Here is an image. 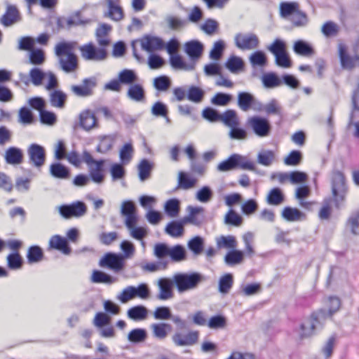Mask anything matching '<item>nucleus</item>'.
<instances>
[{
  "mask_svg": "<svg viewBox=\"0 0 359 359\" xmlns=\"http://www.w3.org/2000/svg\"><path fill=\"white\" fill-rule=\"evenodd\" d=\"M147 309L142 305H137L130 308L127 311L128 317L135 321H140L147 318Z\"/></svg>",
  "mask_w": 359,
  "mask_h": 359,
  "instance_id": "7c9ffc66",
  "label": "nucleus"
},
{
  "mask_svg": "<svg viewBox=\"0 0 359 359\" xmlns=\"http://www.w3.org/2000/svg\"><path fill=\"white\" fill-rule=\"evenodd\" d=\"M28 163L36 168H41L46 162L45 148L36 143L31 144L27 150Z\"/></svg>",
  "mask_w": 359,
  "mask_h": 359,
  "instance_id": "9d476101",
  "label": "nucleus"
},
{
  "mask_svg": "<svg viewBox=\"0 0 359 359\" xmlns=\"http://www.w3.org/2000/svg\"><path fill=\"white\" fill-rule=\"evenodd\" d=\"M48 244L50 248L57 250L65 255H69L72 251L67 240L60 235L53 236Z\"/></svg>",
  "mask_w": 359,
  "mask_h": 359,
  "instance_id": "393cba45",
  "label": "nucleus"
},
{
  "mask_svg": "<svg viewBox=\"0 0 359 359\" xmlns=\"http://www.w3.org/2000/svg\"><path fill=\"white\" fill-rule=\"evenodd\" d=\"M154 334L158 339H164L171 330V325L167 323H156L151 325Z\"/></svg>",
  "mask_w": 359,
  "mask_h": 359,
  "instance_id": "864d4df0",
  "label": "nucleus"
},
{
  "mask_svg": "<svg viewBox=\"0 0 359 359\" xmlns=\"http://www.w3.org/2000/svg\"><path fill=\"white\" fill-rule=\"evenodd\" d=\"M50 175L55 179L67 180L71 176L70 169L60 162L53 163L49 168Z\"/></svg>",
  "mask_w": 359,
  "mask_h": 359,
  "instance_id": "5701e85b",
  "label": "nucleus"
},
{
  "mask_svg": "<svg viewBox=\"0 0 359 359\" xmlns=\"http://www.w3.org/2000/svg\"><path fill=\"white\" fill-rule=\"evenodd\" d=\"M81 57L86 61L101 62L107 57L104 48H97L90 42L79 47Z\"/></svg>",
  "mask_w": 359,
  "mask_h": 359,
  "instance_id": "39448f33",
  "label": "nucleus"
},
{
  "mask_svg": "<svg viewBox=\"0 0 359 359\" xmlns=\"http://www.w3.org/2000/svg\"><path fill=\"white\" fill-rule=\"evenodd\" d=\"M99 144L96 147V151L100 154H106L110 151L114 144L115 137L114 135L100 136Z\"/></svg>",
  "mask_w": 359,
  "mask_h": 359,
  "instance_id": "2f4dec72",
  "label": "nucleus"
},
{
  "mask_svg": "<svg viewBox=\"0 0 359 359\" xmlns=\"http://www.w3.org/2000/svg\"><path fill=\"white\" fill-rule=\"evenodd\" d=\"M149 294L150 290L147 284L141 283L137 287H126L118 296V299L122 303H126L135 297L147 299L149 298Z\"/></svg>",
  "mask_w": 359,
  "mask_h": 359,
  "instance_id": "0eeeda50",
  "label": "nucleus"
},
{
  "mask_svg": "<svg viewBox=\"0 0 359 359\" xmlns=\"http://www.w3.org/2000/svg\"><path fill=\"white\" fill-rule=\"evenodd\" d=\"M174 284L180 291V273L174 276V282L168 278H160L158 283L159 293L157 294L156 298L160 300H167L172 297Z\"/></svg>",
  "mask_w": 359,
  "mask_h": 359,
  "instance_id": "9b49d317",
  "label": "nucleus"
},
{
  "mask_svg": "<svg viewBox=\"0 0 359 359\" xmlns=\"http://www.w3.org/2000/svg\"><path fill=\"white\" fill-rule=\"evenodd\" d=\"M326 322L324 311L313 312L309 318L300 325V338H306L316 334L323 328Z\"/></svg>",
  "mask_w": 359,
  "mask_h": 359,
  "instance_id": "7ed1b4c3",
  "label": "nucleus"
},
{
  "mask_svg": "<svg viewBox=\"0 0 359 359\" xmlns=\"http://www.w3.org/2000/svg\"><path fill=\"white\" fill-rule=\"evenodd\" d=\"M233 277L231 273H225L220 277L218 283V290L222 294H227L233 286Z\"/></svg>",
  "mask_w": 359,
  "mask_h": 359,
  "instance_id": "c03bdc74",
  "label": "nucleus"
},
{
  "mask_svg": "<svg viewBox=\"0 0 359 359\" xmlns=\"http://www.w3.org/2000/svg\"><path fill=\"white\" fill-rule=\"evenodd\" d=\"M217 246L218 248L235 249L237 247V241L235 236H221L217 238Z\"/></svg>",
  "mask_w": 359,
  "mask_h": 359,
  "instance_id": "de8ad7c7",
  "label": "nucleus"
},
{
  "mask_svg": "<svg viewBox=\"0 0 359 359\" xmlns=\"http://www.w3.org/2000/svg\"><path fill=\"white\" fill-rule=\"evenodd\" d=\"M67 98V95L60 90H55L50 94V104L55 107L63 108Z\"/></svg>",
  "mask_w": 359,
  "mask_h": 359,
  "instance_id": "79ce46f5",
  "label": "nucleus"
},
{
  "mask_svg": "<svg viewBox=\"0 0 359 359\" xmlns=\"http://www.w3.org/2000/svg\"><path fill=\"white\" fill-rule=\"evenodd\" d=\"M187 211L189 212V215L183 219H181V235L183 233V225L184 224L190 223L196 226H199L203 221V208L189 205L187 208Z\"/></svg>",
  "mask_w": 359,
  "mask_h": 359,
  "instance_id": "dca6fc26",
  "label": "nucleus"
},
{
  "mask_svg": "<svg viewBox=\"0 0 359 359\" xmlns=\"http://www.w3.org/2000/svg\"><path fill=\"white\" fill-rule=\"evenodd\" d=\"M99 266L118 273L125 266L124 256L121 253L107 252L100 259Z\"/></svg>",
  "mask_w": 359,
  "mask_h": 359,
  "instance_id": "6e6552de",
  "label": "nucleus"
},
{
  "mask_svg": "<svg viewBox=\"0 0 359 359\" xmlns=\"http://www.w3.org/2000/svg\"><path fill=\"white\" fill-rule=\"evenodd\" d=\"M244 252L241 250L233 249L229 251L225 257L224 262L229 266H233L242 262Z\"/></svg>",
  "mask_w": 359,
  "mask_h": 359,
  "instance_id": "37998d69",
  "label": "nucleus"
},
{
  "mask_svg": "<svg viewBox=\"0 0 359 359\" xmlns=\"http://www.w3.org/2000/svg\"><path fill=\"white\" fill-rule=\"evenodd\" d=\"M197 179L189 174L181 171V189L189 190L196 187Z\"/></svg>",
  "mask_w": 359,
  "mask_h": 359,
  "instance_id": "e2e57ef3",
  "label": "nucleus"
},
{
  "mask_svg": "<svg viewBox=\"0 0 359 359\" xmlns=\"http://www.w3.org/2000/svg\"><path fill=\"white\" fill-rule=\"evenodd\" d=\"M180 46L177 39H172L166 44L165 47L168 53L170 56V64L175 67L180 69V54L177 53V49Z\"/></svg>",
  "mask_w": 359,
  "mask_h": 359,
  "instance_id": "a878e982",
  "label": "nucleus"
},
{
  "mask_svg": "<svg viewBox=\"0 0 359 359\" xmlns=\"http://www.w3.org/2000/svg\"><path fill=\"white\" fill-rule=\"evenodd\" d=\"M275 160V154L271 150H262L257 154L258 163L264 166H270Z\"/></svg>",
  "mask_w": 359,
  "mask_h": 359,
  "instance_id": "8fccbe9b",
  "label": "nucleus"
},
{
  "mask_svg": "<svg viewBox=\"0 0 359 359\" xmlns=\"http://www.w3.org/2000/svg\"><path fill=\"white\" fill-rule=\"evenodd\" d=\"M331 189L335 207L339 209L343 205L348 192L345 176L342 172L334 170L332 172Z\"/></svg>",
  "mask_w": 359,
  "mask_h": 359,
  "instance_id": "f03ea898",
  "label": "nucleus"
},
{
  "mask_svg": "<svg viewBox=\"0 0 359 359\" xmlns=\"http://www.w3.org/2000/svg\"><path fill=\"white\" fill-rule=\"evenodd\" d=\"M293 50L297 55L309 56L314 53L313 47L304 40H297L294 43Z\"/></svg>",
  "mask_w": 359,
  "mask_h": 359,
  "instance_id": "e433bc0d",
  "label": "nucleus"
},
{
  "mask_svg": "<svg viewBox=\"0 0 359 359\" xmlns=\"http://www.w3.org/2000/svg\"><path fill=\"white\" fill-rule=\"evenodd\" d=\"M266 201L269 205L277 206L285 201V195L280 188L273 187L269 191Z\"/></svg>",
  "mask_w": 359,
  "mask_h": 359,
  "instance_id": "c756f323",
  "label": "nucleus"
},
{
  "mask_svg": "<svg viewBox=\"0 0 359 359\" xmlns=\"http://www.w3.org/2000/svg\"><path fill=\"white\" fill-rule=\"evenodd\" d=\"M339 55L342 68L351 69L354 67L353 57L348 55L346 47L342 44L339 46Z\"/></svg>",
  "mask_w": 359,
  "mask_h": 359,
  "instance_id": "a18cd8bd",
  "label": "nucleus"
},
{
  "mask_svg": "<svg viewBox=\"0 0 359 359\" xmlns=\"http://www.w3.org/2000/svg\"><path fill=\"white\" fill-rule=\"evenodd\" d=\"M234 43L236 46L241 50H252L259 45L258 36L253 33H238L235 35Z\"/></svg>",
  "mask_w": 359,
  "mask_h": 359,
  "instance_id": "ddd939ff",
  "label": "nucleus"
},
{
  "mask_svg": "<svg viewBox=\"0 0 359 359\" xmlns=\"http://www.w3.org/2000/svg\"><path fill=\"white\" fill-rule=\"evenodd\" d=\"M4 158L9 165H19L23 161L22 150L16 147H10L5 151Z\"/></svg>",
  "mask_w": 359,
  "mask_h": 359,
  "instance_id": "b1692460",
  "label": "nucleus"
},
{
  "mask_svg": "<svg viewBox=\"0 0 359 359\" xmlns=\"http://www.w3.org/2000/svg\"><path fill=\"white\" fill-rule=\"evenodd\" d=\"M200 29L208 35H212L219 29V23L217 20L208 18L200 25Z\"/></svg>",
  "mask_w": 359,
  "mask_h": 359,
  "instance_id": "6e6d98bb",
  "label": "nucleus"
},
{
  "mask_svg": "<svg viewBox=\"0 0 359 359\" xmlns=\"http://www.w3.org/2000/svg\"><path fill=\"white\" fill-rule=\"evenodd\" d=\"M79 126L84 130L89 131L98 127L97 118L90 109L82 111L79 116Z\"/></svg>",
  "mask_w": 359,
  "mask_h": 359,
  "instance_id": "a211bd4d",
  "label": "nucleus"
},
{
  "mask_svg": "<svg viewBox=\"0 0 359 359\" xmlns=\"http://www.w3.org/2000/svg\"><path fill=\"white\" fill-rule=\"evenodd\" d=\"M263 86L265 88H275L281 86L282 81L274 72L265 73L261 78Z\"/></svg>",
  "mask_w": 359,
  "mask_h": 359,
  "instance_id": "473e14b6",
  "label": "nucleus"
},
{
  "mask_svg": "<svg viewBox=\"0 0 359 359\" xmlns=\"http://www.w3.org/2000/svg\"><path fill=\"white\" fill-rule=\"evenodd\" d=\"M7 266L11 270H19L22 269L24 261L18 252H14L8 255L6 257Z\"/></svg>",
  "mask_w": 359,
  "mask_h": 359,
  "instance_id": "a19ab883",
  "label": "nucleus"
},
{
  "mask_svg": "<svg viewBox=\"0 0 359 359\" xmlns=\"http://www.w3.org/2000/svg\"><path fill=\"white\" fill-rule=\"evenodd\" d=\"M204 48L203 43L197 39L189 41L184 44V51L191 61H197L201 57Z\"/></svg>",
  "mask_w": 359,
  "mask_h": 359,
  "instance_id": "f3484780",
  "label": "nucleus"
},
{
  "mask_svg": "<svg viewBox=\"0 0 359 359\" xmlns=\"http://www.w3.org/2000/svg\"><path fill=\"white\" fill-rule=\"evenodd\" d=\"M165 212L169 217H173L177 215L180 211V200L177 198L169 199L164 206Z\"/></svg>",
  "mask_w": 359,
  "mask_h": 359,
  "instance_id": "13d9d810",
  "label": "nucleus"
},
{
  "mask_svg": "<svg viewBox=\"0 0 359 359\" xmlns=\"http://www.w3.org/2000/svg\"><path fill=\"white\" fill-rule=\"evenodd\" d=\"M147 337V332L143 328L132 330L128 334V340L134 344L143 342Z\"/></svg>",
  "mask_w": 359,
  "mask_h": 359,
  "instance_id": "49530a36",
  "label": "nucleus"
},
{
  "mask_svg": "<svg viewBox=\"0 0 359 359\" xmlns=\"http://www.w3.org/2000/svg\"><path fill=\"white\" fill-rule=\"evenodd\" d=\"M127 97L136 102H141L145 100V90L142 85L140 83H134L129 86Z\"/></svg>",
  "mask_w": 359,
  "mask_h": 359,
  "instance_id": "bb28decb",
  "label": "nucleus"
},
{
  "mask_svg": "<svg viewBox=\"0 0 359 359\" xmlns=\"http://www.w3.org/2000/svg\"><path fill=\"white\" fill-rule=\"evenodd\" d=\"M43 252L39 245H32L27 250V259L29 264L38 263L43 259Z\"/></svg>",
  "mask_w": 359,
  "mask_h": 359,
  "instance_id": "ea45409f",
  "label": "nucleus"
},
{
  "mask_svg": "<svg viewBox=\"0 0 359 359\" xmlns=\"http://www.w3.org/2000/svg\"><path fill=\"white\" fill-rule=\"evenodd\" d=\"M20 20V13L17 7L14 5H8L0 22L5 27H10Z\"/></svg>",
  "mask_w": 359,
  "mask_h": 359,
  "instance_id": "6ab92c4d",
  "label": "nucleus"
},
{
  "mask_svg": "<svg viewBox=\"0 0 359 359\" xmlns=\"http://www.w3.org/2000/svg\"><path fill=\"white\" fill-rule=\"evenodd\" d=\"M91 281L94 283L111 285L117 281V278L102 271L94 270L91 276Z\"/></svg>",
  "mask_w": 359,
  "mask_h": 359,
  "instance_id": "72a5a7b5",
  "label": "nucleus"
},
{
  "mask_svg": "<svg viewBox=\"0 0 359 359\" xmlns=\"http://www.w3.org/2000/svg\"><path fill=\"white\" fill-rule=\"evenodd\" d=\"M291 22L294 27H305L309 23V18L306 13L298 9L292 16Z\"/></svg>",
  "mask_w": 359,
  "mask_h": 359,
  "instance_id": "052dcab7",
  "label": "nucleus"
},
{
  "mask_svg": "<svg viewBox=\"0 0 359 359\" xmlns=\"http://www.w3.org/2000/svg\"><path fill=\"white\" fill-rule=\"evenodd\" d=\"M96 86L97 79L94 76H91L83 79L80 85H72L70 89L75 96L87 97L93 94L94 88Z\"/></svg>",
  "mask_w": 359,
  "mask_h": 359,
  "instance_id": "f8f14e48",
  "label": "nucleus"
},
{
  "mask_svg": "<svg viewBox=\"0 0 359 359\" xmlns=\"http://www.w3.org/2000/svg\"><path fill=\"white\" fill-rule=\"evenodd\" d=\"M152 165L147 159L141 161L138 165L139 178L140 181L144 182L149 177Z\"/></svg>",
  "mask_w": 359,
  "mask_h": 359,
  "instance_id": "603ef678",
  "label": "nucleus"
},
{
  "mask_svg": "<svg viewBox=\"0 0 359 359\" xmlns=\"http://www.w3.org/2000/svg\"><path fill=\"white\" fill-rule=\"evenodd\" d=\"M346 227L350 229L353 234H359V212H353L350 215L346 221Z\"/></svg>",
  "mask_w": 359,
  "mask_h": 359,
  "instance_id": "0e129e2a",
  "label": "nucleus"
},
{
  "mask_svg": "<svg viewBox=\"0 0 359 359\" xmlns=\"http://www.w3.org/2000/svg\"><path fill=\"white\" fill-rule=\"evenodd\" d=\"M204 241L201 236H195L188 243L189 250L196 255H200L203 250Z\"/></svg>",
  "mask_w": 359,
  "mask_h": 359,
  "instance_id": "69168bd1",
  "label": "nucleus"
},
{
  "mask_svg": "<svg viewBox=\"0 0 359 359\" xmlns=\"http://www.w3.org/2000/svg\"><path fill=\"white\" fill-rule=\"evenodd\" d=\"M74 48L73 43L67 41L59 42L55 46L59 68L66 74L74 73L79 69V60Z\"/></svg>",
  "mask_w": 359,
  "mask_h": 359,
  "instance_id": "f257e3e1",
  "label": "nucleus"
},
{
  "mask_svg": "<svg viewBox=\"0 0 359 359\" xmlns=\"http://www.w3.org/2000/svg\"><path fill=\"white\" fill-rule=\"evenodd\" d=\"M281 217L287 222H296L305 219L306 215L299 210L290 206L285 207L281 212Z\"/></svg>",
  "mask_w": 359,
  "mask_h": 359,
  "instance_id": "cd10ccee",
  "label": "nucleus"
},
{
  "mask_svg": "<svg viewBox=\"0 0 359 359\" xmlns=\"http://www.w3.org/2000/svg\"><path fill=\"white\" fill-rule=\"evenodd\" d=\"M238 168L242 170H248L257 172L253 162L238 154H231L227 159L219 163L217 170L226 172Z\"/></svg>",
  "mask_w": 359,
  "mask_h": 359,
  "instance_id": "20e7f679",
  "label": "nucleus"
},
{
  "mask_svg": "<svg viewBox=\"0 0 359 359\" xmlns=\"http://www.w3.org/2000/svg\"><path fill=\"white\" fill-rule=\"evenodd\" d=\"M225 43L219 39L213 43L212 48L210 51L209 57L213 60H219L222 57L225 49Z\"/></svg>",
  "mask_w": 359,
  "mask_h": 359,
  "instance_id": "09e8293b",
  "label": "nucleus"
},
{
  "mask_svg": "<svg viewBox=\"0 0 359 359\" xmlns=\"http://www.w3.org/2000/svg\"><path fill=\"white\" fill-rule=\"evenodd\" d=\"M247 124L258 137H266L271 133V126L266 118L253 116L248 118Z\"/></svg>",
  "mask_w": 359,
  "mask_h": 359,
  "instance_id": "1a4fd4ad",
  "label": "nucleus"
},
{
  "mask_svg": "<svg viewBox=\"0 0 359 359\" xmlns=\"http://www.w3.org/2000/svg\"><path fill=\"white\" fill-rule=\"evenodd\" d=\"M118 78L121 84L131 86L138 79L134 70L124 69L118 73Z\"/></svg>",
  "mask_w": 359,
  "mask_h": 359,
  "instance_id": "4c0bfd02",
  "label": "nucleus"
},
{
  "mask_svg": "<svg viewBox=\"0 0 359 359\" xmlns=\"http://www.w3.org/2000/svg\"><path fill=\"white\" fill-rule=\"evenodd\" d=\"M203 276L197 272L181 273L180 275V291L181 293L196 289L198 284L203 281Z\"/></svg>",
  "mask_w": 359,
  "mask_h": 359,
  "instance_id": "4468645a",
  "label": "nucleus"
},
{
  "mask_svg": "<svg viewBox=\"0 0 359 359\" xmlns=\"http://www.w3.org/2000/svg\"><path fill=\"white\" fill-rule=\"evenodd\" d=\"M141 47L147 52H153L156 50H162L165 47L164 41L159 37L145 36L141 40Z\"/></svg>",
  "mask_w": 359,
  "mask_h": 359,
  "instance_id": "4be33fe9",
  "label": "nucleus"
},
{
  "mask_svg": "<svg viewBox=\"0 0 359 359\" xmlns=\"http://www.w3.org/2000/svg\"><path fill=\"white\" fill-rule=\"evenodd\" d=\"M249 61L252 67H263L267 64V57L262 50H256L249 57Z\"/></svg>",
  "mask_w": 359,
  "mask_h": 359,
  "instance_id": "58836bf2",
  "label": "nucleus"
},
{
  "mask_svg": "<svg viewBox=\"0 0 359 359\" xmlns=\"http://www.w3.org/2000/svg\"><path fill=\"white\" fill-rule=\"evenodd\" d=\"M257 104L255 96L247 91H241L237 95V104L243 111H249L252 107Z\"/></svg>",
  "mask_w": 359,
  "mask_h": 359,
  "instance_id": "aec40b11",
  "label": "nucleus"
},
{
  "mask_svg": "<svg viewBox=\"0 0 359 359\" xmlns=\"http://www.w3.org/2000/svg\"><path fill=\"white\" fill-rule=\"evenodd\" d=\"M220 121L229 128L240 125L237 113L233 109H227L221 114Z\"/></svg>",
  "mask_w": 359,
  "mask_h": 359,
  "instance_id": "c9c22d12",
  "label": "nucleus"
},
{
  "mask_svg": "<svg viewBox=\"0 0 359 359\" xmlns=\"http://www.w3.org/2000/svg\"><path fill=\"white\" fill-rule=\"evenodd\" d=\"M204 95L205 92L201 88L194 86L189 88L187 95L188 100L195 103L201 102Z\"/></svg>",
  "mask_w": 359,
  "mask_h": 359,
  "instance_id": "5fc2aeb1",
  "label": "nucleus"
},
{
  "mask_svg": "<svg viewBox=\"0 0 359 359\" xmlns=\"http://www.w3.org/2000/svg\"><path fill=\"white\" fill-rule=\"evenodd\" d=\"M108 6V13L105 16L109 17L114 21H119L123 18V11L118 5L119 0H107Z\"/></svg>",
  "mask_w": 359,
  "mask_h": 359,
  "instance_id": "c85d7f7f",
  "label": "nucleus"
},
{
  "mask_svg": "<svg viewBox=\"0 0 359 359\" xmlns=\"http://www.w3.org/2000/svg\"><path fill=\"white\" fill-rule=\"evenodd\" d=\"M154 255L159 259L170 256L175 262H180V244L170 248L165 243H157L154 246Z\"/></svg>",
  "mask_w": 359,
  "mask_h": 359,
  "instance_id": "2eb2a0df",
  "label": "nucleus"
},
{
  "mask_svg": "<svg viewBox=\"0 0 359 359\" xmlns=\"http://www.w3.org/2000/svg\"><path fill=\"white\" fill-rule=\"evenodd\" d=\"M45 54L41 49H32L29 51V58L27 62L34 65H42L45 61Z\"/></svg>",
  "mask_w": 359,
  "mask_h": 359,
  "instance_id": "680f3d73",
  "label": "nucleus"
},
{
  "mask_svg": "<svg viewBox=\"0 0 359 359\" xmlns=\"http://www.w3.org/2000/svg\"><path fill=\"white\" fill-rule=\"evenodd\" d=\"M134 152L131 143L125 144L120 149L119 158L123 164H128L130 162Z\"/></svg>",
  "mask_w": 359,
  "mask_h": 359,
  "instance_id": "3c124183",
  "label": "nucleus"
},
{
  "mask_svg": "<svg viewBox=\"0 0 359 359\" xmlns=\"http://www.w3.org/2000/svg\"><path fill=\"white\" fill-rule=\"evenodd\" d=\"M302 159V154L300 151L292 150L284 159V163L287 165L296 166L299 165Z\"/></svg>",
  "mask_w": 359,
  "mask_h": 359,
  "instance_id": "774afa93",
  "label": "nucleus"
},
{
  "mask_svg": "<svg viewBox=\"0 0 359 359\" xmlns=\"http://www.w3.org/2000/svg\"><path fill=\"white\" fill-rule=\"evenodd\" d=\"M225 67L231 73H238L243 70L245 63L241 57L236 55H231L226 60Z\"/></svg>",
  "mask_w": 359,
  "mask_h": 359,
  "instance_id": "f704fd0d",
  "label": "nucleus"
},
{
  "mask_svg": "<svg viewBox=\"0 0 359 359\" xmlns=\"http://www.w3.org/2000/svg\"><path fill=\"white\" fill-rule=\"evenodd\" d=\"M60 215L65 219L79 218L87 212V205L81 201H76L70 204H63L58 208Z\"/></svg>",
  "mask_w": 359,
  "mask_h": 359,
  "instance_id": "423d86ee",
  "label": "nucleus"
},
{
  "mask_svg": "<svg viewBox=\"0 0 359 359\" xmlns=\"http://www.w3.org/2000/svg\"><path fill=\"white\" fill-rule=\"evenodd\" d=\"M85 24V22L81 19V12L76 11L68 18L60 17L57 20V25L60 29H69L72 27H76Z\"/></svg>",
  "mask_w": 359,
  "mask_h": 359,
  "instance_id": "412c9836",
  "label": "nucleus"
},
{
  "mask_svg": "<svg viewBox=\"0 0 359 359\" xmlns=\"http://www.w3.org/2000/svg\"><path fill=\"white\" fill-rule=\"evenodd\" d=\"M232 100V95L224 93H217L211 99V103L217 106H226Z\"/></svg>",
  "mask_w": 359,
  "mask_h": 359,
  "instance_id": "338daca9",
  "label": "nucleus"
},
{
  "mask_svg": "<svg viewBox=\"0 0 359 359\" xmlns=\"http://www.w3.org/2000/svg\"><path fill=\"white\" fill-rule=\"evenodd\" d=\"M29 76L30 81L33 83V85L39 86L42 84L46 74L43 72L40 68L34 67L30 69Z\"/></svg>",
  "mask_w": 359,
  "mask_h": 359,
  "instance_id": "4d7b16f0",
  "label": "nucleus"
},
{
  "mask_svg": "<svg viewBox=\"0 0 359 359\" xmlns=\"http://www.w3.org/2000/svg\"><path fill=\"white\" fill-rule=\"evenodd\" d=\"M298 8L299 4L296 2H282L280 4V13L282 17L292 16Z\"/></svg>",
  "mask_w": 359,
  "mask_h": 359,
  "instance_id": "bf43d9fd",
  "label": "nucleus"
}]
</instances>
